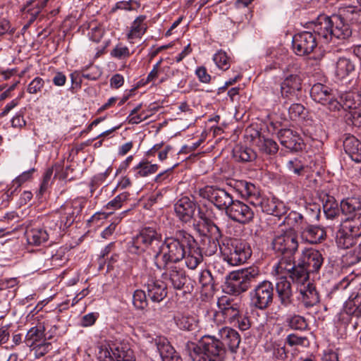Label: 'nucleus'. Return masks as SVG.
Masks as SVG:
<instances>
[{
  "mask_svg": "<svg viewBox=\"0 0 361 361\" xmlns=\"http://www.w3.org/2000/svg\"><path fill=\"white\" fill-rule=\"evenodd\" d=\"M190 244H195V240L183 230H178L173 235L163 239L162 234L156 228L145 226L129 243L128 250L133 254L147 252L152 255L154 265L161 270L170 262L181 261Z\"/></svg>",
  "mask_w": 361,
  "mask_h": 361,
  "instance_id": "1",
  "label": "nucleus"
},
{
  "mask_svg": "<svg viewBox=\"0 0 361 361\" xmlns=\"http://www.w3.org/2000/svg\"><path fill=\"white\" fill-rule=\"evenodd\" d=\"M213 240L219 243L220 252L229 264L238 266L244 264L252 255V250L250 245L245 241L231 238H225L221 243L219 240L222 238V233L219 228L211 221H207Z\"/></svg>",
  "mask_w": 361,
  "mask_h": 361,
  "instance_id": "2",
  "label": "nucleus"
},
{
  "mask_svg": "<svg viewBox=\"0 0 361 361\" xmlns=\"http://www.w3.org/2000/svg\"><path fill=\"white\" fill-rule=\"evenodd\" d=\"M187 348L192 361H221L225 355V348L218 339L205 336L198 345L188 343Z\"/></svg>",
  "mask_w": 361,
  "mask_h": 361,
  "instance_id": "3",
  "label": "nucleus"
},
{
  "mask_svg": "<svg viewBox=\"0 0 361 361\" xmlns=\"http://www.w3.org/2000/svg\"><path fill=\"white\" fill-rule=\"evenodd\" d=\"M361 236V214L343 221L336 233V242L338 247L348 249L354 245Z\"/></svg>",
  "mask_w": 361,
  "mask_h": 361,
  "instance_id": "4",
  "label": "nucleus"
},
{
  "mask_svg": "<svg viewBox=\"0 0 361 361\" xmlns=\"http://www.w3.org/2000/svg\"><path fill=\"white\" fill-rule=\"evenodd\" d=\"M99 361H134L133 351L122 343L109 342L101 345L98 353Z\"/></svg>",
  "mask_w": 361,
  "mask_h": 361,
  "instance_id": "5",
  "label": "nucleus"
},
{
  "mask_svg": "<svg viewBox=\"0 0 361 361\" xmlns=\"http://www.w3.org/2000/svg\"><path fill=\"white\" fill-rule=\"evenodd\" d=\"M298 235L292 230L275 235L271 242L273 250L283 255H295L299 246Z\"/></svg>",
  "mask_w": 361,
  "mask_h": 361,
  "instance_id": "6",
  "label": "nucleus"
},
{
  "mask_svg": "<svg viewBox=\"0 0 361 361\" xmlns=\"http://www.w3.org/2000/svg\"><path fill=\"white\" fill-rule=\"evenodd\" d=\"M310 96L314 102L326 106L330 111H339L341 108V103L337 99L334 90L326 85L319 82L313 85Z\"/></svg>",
  "mask_w": 361,
  "mask_h": 361,
  "instance_id": "7",
  "label": "nucleus"
},
{
  "mask_svg": "<svg viewBox=\"0 0 361 361\" xmlns=\"http://www.w3.org/2000/svg\"><path fill=\"white\" fill-rule=\"evenodd\" d=\"M198 195L212 203L217 209L226 212L233 201V197L225 190L212 185L200 188Z\"/></svg>",
  "mask_w": 361,
  "mask_h": 361,
  "instance_id": "8",
  "label": "nucleus"
},
{
  "mask_svg": "<svg viewBox=\"0 0 361 361\" xmlns=\"http://www.w3.org/2000/svg\"><path fill=\"white\" fill-rule=\"evenodd\" d=\"M274 290L270 281L259 283L250 293L251 304L259 310H265L272 302Z\"/></svg>",
  "mask_w": 361,
  "mask_h": 361,
  "instance_id": "9",
  "label": "nucleus"
},
{
  "mask_svg": "<svg viewBox=\"0 0 361 361\" xmlns=\"http://www.w3.org/2000/svg\"><path fill=\"white\" fill-rule=\"evenodd\" d=\"M259 275V271L256 267H250L240 272L233 273L231 275L229 285L234 288V293H239L247 290L250 283Z\"/></svg>",
  "mask_w": 361,
  "mask_h": 361,
  "instance_id": "10",
  "label": "nucleus"
},
{
  "mask_svg": "<svg viewBox=\"0 0 361 361\" xmlns=\"http://www.w3.org/2000/svg\"><path fill=\"white\" fill-rule=\"evenodd\" d=\"M317 46V38L311 32L304 31L293 36V48L297 55H308Z\"/></svg>",
  "mask_w": 361,
  "mask_h": 361,
  "instance_id": "11",
  "label": "nucleus"
},
{
  "mask_svg": "<svg viewBox=\"0 0 361 361\" xmlns=\"http://www.w3.org/2000/svg\"><path fill=\"white\" fill-rule=\"evenodd\" d=\"M226 214L233 221L242 224L250 223L254 217L251 208L239 200H233L226 209Z\"/></svg>",
  "mask_w": 361,
  "mask_h": 361,
  "instance_id": "12",
  "label": "nucleus"
},
{
  "mask_svg": "<svg viewBox=\"0 0 361 361\" xmlns=\"http://www.w3.org/2000/svg\"><path fill=\"white\" fill-rule=\"evenodd\" d=\"M298 261L309 273H317L323 264L324 258L319 250L307 248L302 250Z\"/></svg>",
  "mask_w": 361,
  "mask_h": 361,
  "instance_id": "13",
  "label": "nucleus"
},
{
  "mask_svg": "<svg viewBox=\"0 0 361 361\" xmlns=\"http://www.w3.org/2000/svg\"><path fill=\"white\" fill-rule=\"evenodd\" d=\"M314 33L324 43L333 40L331 16L320 15L315 21L312 23Z\"/></svg>",
  "mask_w": 361,
  "mask_h": 361,
  "instance_id": "14",
  "label": "nucleus"
},
{
  "mask_svg": "<svg viewBox=\"0 0 361 361\" xmlns=\"http://www.w3.org/2000/svg\"><path fill=\"white\" fill-rule=\"evenodd\" d=\"M302 89V79L298 74L286 75L280 85L281 97L290 99Z\"/></svg>",
  "mask_w": 361,
  "mask_h": 361,
  "instance_id": "15",
  "label": "nucleus"
},
{
  "mask_svg": "<svg viewBox=\"0 0 361 361\" xmlns=\"http://www.w3.org/2000/svg\"><path fill=\"white\" fill-rule=\"evenodd\" d=\"M281 145L292 151L302 149V140L297 132L291 129H281L278 132Z\"/></svg>",
  "mask_w": 361,
  "mask_h": 361,
  "instance_id": "16",
  "label": "nucleus"
},
{
  "mask_svg": "<svg viewBox=\"0 0 361 361\" xmlns=\"http://www.w3.org/2000/svg\"><path fill=\"white\" fill-rule=\"evenodd\" d=\"M196 204L188 197H181L174 205V210L183 222L189 221L194 215Z\"/></svg>",
  "mask_w": 361,
  "mask_h": 361,
  "instance_id": "17",
  "label": "nucleus"
},
{
  "mask_svg": "<svg viewBox=\"0 0 361 361\" xmlns=\"http://www.w3.org/2000/svg\"><path fill=\"white\" fill-rule=\"evenodd\" d=\"M146 288L147 295L153 302H159L167 295L166 285L161 280L149 279L146 284Z\"/></svg>",
  "mask_w": 361,
  "mask_h": 361,
  "instance_id": "18",
  "label": "nucleus"
},
{
  "mask_svg": "<svg viewBox=\"0 0 361 361\" xmlns=\"http://www.w3.org/2000/svg\"><path fill=\"white\" fill-rule=\"evenodd\" d=\"M333 39H345L352 35V30L345 19L341 15L331 16Z\"/></svg>",
  "mask_w": 361,
  "mask_h": 361,
  "instance_id": "19",
  "label": "nucleus"
},
{
  "mask_svg": "<svg viewBox=\"0 0 361 361\" xmlns=\"http://www.w3.org/2000/svg\"><path fill=\"white\" fill-rule=\"evenodd\" d=\"M218 311L213 312L212 316H216L217 314H221L224 316H239L241 314L240 305L229 300L226 296L222 297L217 302Z\"/></svg>",
  "mask_w": 361,
  "mask_h": 361,
  "instance_id": "20",
  "label": "nucleus"
},
{
  "mask_svg": "<svg viewBox=\"0 0 361 361\" xmlns=\"http://www.w3.org/2000/svg\"><path fill=\"white\" fill-rule=\"evenodd\" d=\"M165 269L166 270L163 274L164 279H169L174 288L182 289L187 281L184 270L176 265H171Z\"/></svg>",
  "mask_w": 361,
  "mask_h": 361,
  "instance_id": "21",
  "label": "nucleus"
},
{
  "mask_svg": "<svg viewBox=\"0 0 361 361\" xmlns=\"http://www.w3.org/2000/svg\"><path fill=\"white\" fill-rule=\"evenodd\" d=\"M219 336L221 339L222 346L226 345L231 352H235L240 343L239 334L234 329L228 327H223L219 329Z\"/></svg>",
  "mask_w": 361,
  "mask_h": 361,
  "instance_id": "22",
  "label": "nucleus"
},
{
  "mask_svg": "<svg viewBox=\"0 0 361 361\" xmlns=\"http://www.w3.org/2000/svg\"><path fill=\"white\" fill-rule=\"evenodd\" d=\"M146 16L140 15L137 16L131 23L129 31L126 35L128 42L134 43V39H141L147 30V25L145 22Z\"/></svg>",
  "mask_w": 361,
  "mask_h": 361,
  "instance_id": "23",
  "label": "nucleus"
},
{
  "mask_svg": "<svg viewBox=\"0 0 361 361\" xmlns=\"http://www.w3.org/2000/svg\"><path fill=\"white\" fill-rule=\"evenodd\" d=\"M238 188L243 198L247 200L253 206L259 204V199L262 195L259 190L254 184L247 181H240Z\"/></svg>",
  "mask_w": 361,
  "mask_h": 361,
  "instance_id": "24",
  "label": "nucleus"
},
{
  "mask_svg": "<svg viewBox=\"0 0 361 361\" xmlns=\"http://www.w3.org/2000/svg\"><path fill=\"white\" fill-rule=\"evenodd\" d=\"M49 233L44 228H32L27 229L25 236L28 244L39 246L46 243L49 238Z\"/></svg>",
  "mask_w": 361,
  "mask_h": 361,
  "instance_id": "25",
  "label": "nucleus"
},
{
  "mask_svg": "<svg viewBox=\"0 0 361 361\" xmlns=\"http://www.w3.org/2000/svg\"><path fill=\"white\" fill-rule=\"evenodd\" d=\"M345 152L356 161H361V142L354 136H348L343 141Z\"/></svg>",
  "mask_w": 361,
  "mask_h": 361,
  "instance_id": "26",
  "label": "nucleus"
},
{
  "mask_svg": "<svg viewBox=\"0 0 361 361\" xmlns=\"http://www.w3.org/2000/svg\"><path fill=\"white\" fill-rule=\"evenodd\" d=\"M185 259L186 267L190 269H195L202 262L203 256L200 249L195 244H190V248H187Z\"/></svg>",
  "mask_w": 361,
  "mask_h": 361,
  "instance_id": "27",
  "label": "nucleus"
},
{
  "mask_svg": "<svg viewBox=\"0 0 361 361\" xmlns=\"http://www.w3.org/2000/svg\"><path fill=\"white\" fill-rule=\"evenodd\" d=\"M302 234L311 244L320 243L326 237V231L323 228L314 226L312 224L306 225L302 230Z\"/></svg>",
  "mask_w": 361,
  "mask_h": 361,
  "instance_id": "28",
  "label": "nucleus"
},
{
  "mask_svg": "<svg viewBox=\"0 0 361 361\" xmlns=\"http://www.w3.org/2000/svg\"><path fill=\"white\" fill-rule=\"evenodd\" d=\"M157 349L162 361H183L173 346L165 339L157 343Z\"/></svg>",
  "mask_w": 361,
  "mask_h": 361,
  "instance_id": "29",
  "label": "nucleus"
},
{
  "mask_svg": "<svg viewBox=\"0 0 361 361\" xmlns=\"http://www.w3.org/2000/svg\"><path fill=\"white\" fill-rule=\"evenodd\" d=\"M276 290L281 302L286 304L292 295L291 285L287 280L286 276H279L277 279Z\"/></svg>",
  "mask_w": 361,
  "mask_h": 361,
  "instance_id": "30",
  "label": "nucleus"
},
{
  "mask_svg": "<svg viewBox=\"0 0 361 361\" xmlns=\"http://www.w3.org/2000/svg\"><path fill=\"white\" fill-rule=\"evenodd\" d=\"M75 212L66 211L61 214L60 217L54 216L49 221V228L50 229H64L70 226L74 221Z\"/></svg>",
  "mask_w": 361,
  "mask_h": 361,
  "instance_id": "31",
  "label": "nucleus"
},
{
  "mask_svg": "<svg viewBox=\"0 0 361 361\" xmlns=\"http://www.w3.org/2000/svg\"><path fill=\"white\" fill-rule=\"evenodd\" d=\"M159 169L157 164H151L147 159H142L132 169L135 178H143L155 173Z\"/></svg>",
  "mask_w": 361,
  "mask_h": 361,
  "instance_id": "32",
  "label": "nucleus"
},
{
  "mask_svg": "<svg viewBox=\"0 0 361 361\" xmlns=\"http://www.w3.org/2000/svg\"><path fill=\"white\" fill-rule=\"evenodd\" d=\"M355 66L349 59L341 57L336 63L335 74L338 79H343L355 71Z\"/></svg>",
  "mask_w": 361,
  "mask_h": 361,
  "instance_id": "33",
  "label": "nucleus"
},
{
  "mask_svg": "<svg viewBox=\"0 0 361 361\" xmlns=\"http://www.w3.org/2000/svg\"><path fill=\"white\" fill-rule=\"evenodd\" d=\"M44 330L45 327L42 324L31 328L26 334L25 341L27 345L32 348L47 340L44 337Z\"/></svg>",
  "mask_w": 361,
  "mask_h": 361,
  "instance_id": "34",
  "label": "nucleus"
},
{
  "mask_svg": "<svg viewBox=\"0 0 361 361\" xmlns=\"http://www.w3.org/2000/svg\"><path fill=\"white\" fill-rule=\"evenodd\" d=\"M299 291L302 295V301L304 306L315 305L319 302V295L314 286L308 283L307 286L305 284L300 286Z\"/></svg>",
  "mask_w": 361,
  "mask_h": 361,
  "instance_id": "35",
  "label": "nucleus"
},
{
  "mask_svg": "<svg viewBox=\"0 0 361 361\" xmlns=\"http://www.w3.org/2000/svg\"><path fill=\"white\" fill-rule=\"evenodd\" d=\"M294 255H283L274 266L276 273L279 276H288L295 266Z\"/></svg>",
  "mask_w": 361,
  "mask_h": 361,
  "instance_id": "36",
  "label": "nucleus"
},
{
  "mask_svg": "<svg viewBox=\"0 0 361 361\" xmlns=\"http://www.w3.org/2000/svg\"><path fill=\"white\" fill-rule=\"evenodd\" d=\"M339 102L345 109H357L361 104V96L358 93L346 92L340 97Z\"/></svg>",
  "mask_w": 361,
  "mask_h": 361,
  "instance_id": "37",
  "label": "nucleus"
},
{
  "mask_svg": "<svg viewBox=\"0 0 361 361\" xmlns=\"http://www.w3.org/2000/svg\"><path fill=\"white\" fill-rule=\"evenodd\" d=\"M259 150L265 154H275L279 150L277 143L272 139L259 136L257 142Z\"/></svg>",
  "mask_w": 361,
  "mask_h": 361,
  "instance_id": "38",
  "label": "nucleus"
},
{
  "mask_svg": "<svg viewBox=\"0 0 361 361\" xmlns=\"http://www.w3.org/2000/svg\"><path fill=\"white\" fill-rule=\"evenodd\" d=\"M199 283L201 284L202 291L206 295H212L214 291V282L211 271L208 269H204L200 273Z\"/></svg>",
  "mask_w": 361,
  "mask_h": 361,
  "instance_id": "39",
  "label": "nucleus"
},
{
  "mask_svg": "<svg viewBox=\"0 0 361 361\" xmlns=\"http://www.w3.org/2000/svg\"><path fill=\"white\" fill-rule=\"evenodd\" d=\"M309 272L302 264H300V262L297 265L295 266L294 269L288 274V276L295 283L302 286L307 281L309 278Z\"/></svg>",
  "mask_w": 361,
  "mask_h": 361,
  "instance_id": "40",
  "label": "nucleus"
},
{
  "mask_svg": "<svg viewBox=\"0 0 361 361\" xmlns=\"http://www.w3.org/2000/svg\"><path fill=\"white\" fill-rule=\"evenodd\" d=\"M360 209H361V198L359 197H348L341 202V210L346 215Z\"/></svg>",
  "mask_w": 361,
  "mask_h": 361,
  "instance_id": "41",
  "label": "nucleus"
},
{
  "mask_svg": "<svg viewBox=\"0 0 361 361\" xmlns=\"http://www.w3.org/2000/svg\"><path fill=\"white\" fill-rule=\"evenodd\" d=\"M233 157L238 161H252L256 159L257 154L250 147L237 146L233 149Z\"/></svg>",
  "mask_w": 361,
  "mask_h": 361,
  "instance_id": "42",
  "label": "nucleus"
},
{
  "mask_svg": "<svg viewBox=\"0 0 361 361\" xmlns=\"http://www.w3.org/2000/svg\"><path fill=\"white\" fill-rule=\"evenodd\" d=\"M320 206L316 203H310L305 206V214H302L305 223L313 224L319 221L320 216Z\"/></svg>",
  "mask_w": 361,
  "mask_h": 361,
  "instance_id": "43",
  "label": "nucleus"
},
{
  "mask_svg": "<svg viewBox=\"0 0 361 361\" xmlns=\"http://www.w3.org/2000/svg\"><path fill=\"white\" fill-rule=\"evenodd\" d=\"M129 197L128 192H123L119 195H118L114 199H113L111 201L109 202L106 206L105 208L108 210H111L108 213L103 212L102 214L104 215V218H106L109 215L113 214V211L120 209L123 203L128 200Z\"/></svg>",
  "mask_w": 361,
  "mask_h": 361,
  "instance_id": "44",
  "label": "nucleus"
},
{
  "mask_svg": "<svg viewBox=\"0 0 361 361\" xmlns=\"http://www.w3.org/2000/svg\"><path fill=\"white\" fill-rule=\"evenodd\" d=\"M323 209L326 217L329 219H334L339 215L338 204L333 197H328L327 200L323 204Z\"/></svg>",
  "mask_w": 361,
  "mask_h": 361,
  "instance_id": "45",
  "label": "nucleus"
},
{
  "mask_svg": "<svg viewBox=\"0 0 361 361\" xmlns=\"http://www.w3.org/2000/svg\"><path fill=\"white\" fill-rule=\"evenodd\" d=\"M213 61H214L216 66L222 71H226L231 66L230 57H228L227 54L222 50L217 51L214 55Z\"/></svg>",
  "mask_w": 361,
  "mask_h": 361,
  "instance_id": "46",
  "label": "nucleus"
},
{
  "mask_svg": "<svg viewBox=\"0 0 361 361\" xmlns=\"http://www.w3.org/2000/svg\"><path fill=\"white\" fill-rule=\"evenodd\" d=\"M88 32L89 39L96 43H99L102 39L105 30L102 25L97 23H92Z\"/></svg>",
  "mask_w": 361,
  "mask_h": 361,
  "instance_id": "47",
  "label": "nucleus"
},
{
  "mask_svg": "<svg viewBox=\"0 0 361 361\" xmlns=\"http://www.w3.org/2000/svg\"><path fill=\"white\" fill-rule=\"evenodd\" d=\"M177 326L183 330L191 331L197 326V322L195 317H175Z\"/></svg>",
  "mask_w": 361,
  "mask_h": 361,
  "instance_id": "48",
  "label": "nucleus"
},
{
  "mask_svg": "<svg viewBox=\"0 0 361 361\" xmlns=\"http://www.w3.org/2000/svg\"><path fill=\"white\" fill-rule=\"evenodd\" d=\"M287 223L288 224H290V223H295L293 226L302 231L307 224L305 223L303 215L296 212H291L289 213L287 217Z\"/></svg>",
  "mask_w": 361,
  "mask_h": 361,
  "instance_id": "49",
  "label": "nucleus"
},
{
  "mask_svg": "<svg viewBox=\"0 0 361 361\" xmlns=\"http://www.w3.org/2000/svg\"><path fill=\"white\" fill-rule=\"evenodd\" d=\"M133 303L135 308L144 310L147 305L145 292L142 290H136L133 296Z\"/></svg>",
  "mask_w": 361,
  "mask_h": 361,
  "instance_id": "50",
  "label": "nucleus"
},
{
  "mask_svg": "<svg viewBox=\"0 0 361 361\" xmlns=\"http://www.w3.org/2000/svg\"><path fill=\"white\" fill-rule=\"evenodd\" d=\"M287 343L293 346H302L307 347L309 345V341L306 337L298 336L296 334H291L286 337Z\"/></svg>",
  "mask_w": 361,
  "mask_h": 361,
  "instance_id": "51",
  "label": "nucleus"
},
{
  "mask_svg": "<svg viewBox=\"0 0 361 361\" xmlns=\"http://www.w3.org/2000/svg\"><path fill=\"white\" fill-rule=\"evenodd\" d=\"M130 55L129 49L122 44H118L111 51V56L118 59H127Z\"/></svg>",
  "mask_w": 361,
  "mask_h": 361,
  "instance_id": "52",
  "label": "nucleus"
},
{
  "mask_svg": "<svg viewBox=\"0 0 361 361\" xmlns=\"http://www.w3.org/2000/svg\"><path fill=\"white\" fill-rule=\"evenodd\" d=\"M36 357H41L52 350L51 343L47 340L42 343L37 344L31 348Z\"/></svg>",
  "mask_w": 361,
  "mask_h": 361,
  "instance_id": "53",
  "label": "nucleus"
},
{
  "mask_svg": "<svg viewBox=\"0 0 361 361\" xmlns=\"http://www.w3.org/2000/svg\"><path fill=\"white\" fill-rule=\"evenodd\" d=\"M44 86V80L40 77H35L27 85V91L32 94L41 92Z\"/></svg>",
  "mask_w": 361,
  "mask_h": 361,
  "instance_id": "54",
  "label": "nucleus"
},
{
  "mask_svg": "<svg viewBox=\"0 0 361 361\" xmlns=\"http://www.w3.org/2000/svg\"><path fill=\"white\" fill-rule=\"evenodd\" d=\"M276 198L271 197H264L261 196L259 199V204H255V207H259L263 212L267 214L270 213L272 211L271 207L273 204H275Z\"/></svg>",
  "mask_w": 361,
  "mask_h": 361,
  "instance_id": "55",
  "label": "nucleus"
},
{
  "mask_svg": "<svg viewBox=\"0 0 361 361\" xmlns=\"http://www.w3.org/2000/svg\"><path fill=\"white\" fill-rule=\"evenodd\" d=\"M288 323L289 326L295 330H305L308 326L305 317H290Z\"/></svg>",
  "mask_w": 361,
  "mask_h": 361,
  "instance_id": "56",
  "label": "nucleus"
},
{
  "mask_svg": "<svg viewBox=\"0 0 361 361\" xmlns=\"http://www.w3.org/2000/svg\"><path fill=\"white\" fill-rule=\"evenodd\" d=\"M271 209L272 211H271L270 213H268V214L279 217L285 215L288 211V209L285 206L284 203L281 201H279L278 199L276 200L275 204H273Z\"/></svg>",
  "mask_w": 361,
  "mask_h": 361,
  "instance_id": "57",
  "label": "nucleus"
},
{
  "mask_svg": "<svg viewBox=\"0 0 361 361\" xmlns=\"http://www.w3.org/2000/svg\"><path fill=\"white\" fill-rule=\"evenodd\" d=\"M305 108L301 104L294 103L288 108V115L290 119L295 120L304 112Z\"/></svg>",
  "mask_w": 361,
  "mask_h": 361,
  "instance_id": "58",
  "label": "nucleus"
},
{
  "mask_svg": "<svg viewBox=\"0 0 361 361\" xmlns=\"http://www.w3.org/2000/svg\"><path fill=\"white\" fill-rule=\"evenodd\" d=\"M35 171V169L32 168L28 171L23 172L13 180V183L18 186H20L22 184L32 178V174Z\"/></svg>",
  "mask_w": 361,
  "mask_h": 361,
  "instance_id": "59",
  "label": "nucleus"
},
{
  "mask_svg": "<svg viewBox=\"0 0 361 361\" xmlns=\"http://www.w3.org/2000/svg\"><path fill=\"white\" fill-rule=\"evenodd\" d=\"M347 120L350 121L352 125L356 127H361V112L357 109L351 110L346 115Z\"/></svg>",
  "mask_w": 361,
  "mask_h": 361,
  "instance_id": "60",
  "label": "nucleus"
},
{
  "mask_svg": "<svg viewBox=\"0 0 361 361\" xmlns=\"http://www.w3.org/2000/svg\"><path fill=\"white\" fill-rule=\"evenodd\" d=\"M286 166L289 171L297 175H300L303 170L302 164L297 159L289 160L286 164Z\"/></svg>",
  "mask_w": 361,
  "mask_h": 361,
  "instance_id": "61",
  "label": "nucleus"
},
{
  "mask_svg": "<svg viewBox=\"0 0 361 361\" xmlns=\"http://www.w3.org/2000/svg\"><path fill=\"white\" fill-rule=\"evenodd\" d=\"M53 175V169L49 168L46 170L44 176L43 180L40 185L39 192L40 193H43L49 187L50 184V181L51 179V176Z\"/></svg>",
  "mask_w": 361,
  "mask_h": 361,
  "instance_id": "62",
  "label": "nucleus"
},
{
  "mask_svg": "<svg viewBox=\"0 0 361 361\" xmlns=\"http://www.w3.org/2000/svg\"><path fill=\"white\" fill-rule=\"evenodd\" d=\"M195 74L202 82L208 83L211 80L210 75L208 74L206 68L204 66L198 67L195 71Z\"/></svg>",
  "mask_w": 361,
  "mask_h": 361,
  "instance_id": "63",
  "label": "nucleus"
},
{
  "mask_svg": "<svg viewBox=\"0 0 361 361\" xmlns=\"http://www.w3.org/2000/svg\"><path fill=\"white\" fill-rule=\"evenodd\" d=\"M322 361H339L338 354L332 349H327L324 351Z\"/></svg>",
  "mask_w": 361,
  "mask_h": 361,
  "instance_id": "64",
  "label": "nucleus"
}]
</instances>
